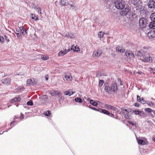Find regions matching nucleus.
<instances>
[{"label":"nucleus","mask_w":155,"mask_h":155,"mask_svg":"<svg viewBox=\"0 0 155 155\" xmlns=\"http://www.w3.org/2000/svg\"><path fill=\"white\" fill-rule=\"evenodd\" d=\"M125 54L127 58H130L132 57H134V54L132 53V52L130 51L125 52Z\"/></svg>","instance_id":"15"},{"label":"nucleus","mask_w":155,"mask_h":155,"mask_svg":"<svg viewBox=\"0 0 155 155\" xmlns=\"http://www.w3.org/2000/svg\"><path fill=\"white\" fill-rule=\"evenodd\" d=\"M5 39L6 41L7 42H9V39H8V37L5 35Z\"/></svg>","instance_id":"51"},{"label":"nucleus","mask_w":155,"mask_h":155,"mask_svg":"<svg viewBox=\"0 0 155 155\" xmlns=\"http://www.w3.org/2000/svg\"><path fill=\"white\" fill-rule=\"evenodd\" d=\"M153 21L150 22L148 25V26L150 28L152 29H155V20H153Z\"/></svg>","instance_id":"13"},{"label":"nucleus","mask_w":155,"mask_h":155,"mask_svg":"<svg viewBox=\"0 0 155 155\" xmlns=\"http://www.w3.org/2000/svg\"><path fill=\"white\" fill-rule=\"evenodd\" d=\"M111 115L112 116H113L114 115L113 114H111Z\"/></svg>","instance_id":"59"},{"label":"nucleus","mask_w":155,"mask_h":155,"mask_svg":"<svg viewBox=\"0 0 155 155\" xmlns=\"http://www.w3.org/2000/svg\"><path fill=\"white\" fill-rule=\"evenodd\" d=\"M89 98H87V100H89Z\"/></svg>","instance_id":"62"},{"label":"nucleus","mask_w":155,"mask_h":155,"mask_svg":"<svg viewBox=\"0 0 155 155\" xmlns=\"http://www.w3.org/2000/svg\"><path fill=\"white\" fill-rule=\"evenodd\" d=\"M15 122V121H12L11 123V125H12V124H13Z\"/></svg>","instance_id":"56"},{"label":"nucleus","mask_w":155,"mask_h":155,"mask_svg":"<svg viewBox=\"0 0 155 155\" xmlns=\"http://www.w3.org/2000/svg\"><path fill=\"white\" fill-rule=\"evenodd\" d=\"M71 49L74 51L78 52L79 51V48L77 46H75L74 45L72 46Z\"/></svg>","instance_id":"27"},{"label":"nucleus","mask_w":155,"mask_h":155,"mask_svg":"<svg viewBox=\"0 0 155 155\" xmlns=\"http://www.w3.org/2000/svg\"><path fill=\"white\" fill-rule=\"evenodd\" d=\"M31 18L33 19H34L35 21H36L38 19L37 17L36 18H35L36 16L35 14H31Z\"/></svg>","instance_id":"37"},{"label":"nucleus","mask_w":155,"mask_h":155,"mask_svg":"<svg viewBox=\"0 0 155 155\" xmlns=\"http://www.w3.org/2000/svg\"><path fill=\"white\" fill-rule=\"evenodd\" d=\"M4 42V39L3 37L0 36V43Z\"/></svg>","instance_id":"43"},{"label":"nucleus","mask_w":155,"mask_h":155,"mask_svg":"<svg viewBox=\"0 0 155 155\" xmlns=\"http://www.w3.org/2000/svg\"><path fill=\"white\" fill-rule=\"evenodd\" d=\"M74 92L72 91V90H69L68 91H66L64 92V94L65 95H68L70 96L73 94Z\"/></svg>","instance_id":"19"},{"label":"nucleus","mask_w":155,"mask_h":155,"mask_svg":"<svg viewBox=\"0 0 155 155\" xmlns=\"http://www.w3.org/2000/svg\"><path fill=\"white\" fill-rule=\"evenodd\" d=\"M104 83V81L102 80H100L99 81V84L101 86Z\"/></svg>","instance_id":"49"},{"label":"nucleus","mask_w":155,"mask_h":155,"mask_svg":"<svg viewBox=\"0 0 155 155\" xmlns=\"http://www.w3.org/2000/svg\"><path fill=\"white\" fill-rule=\"evenodd\" d=\"M134 105L135 107H139V105L138 104V103H135V104H134Z\"/></svg>","instance_id":"52"},{"label":"nucleus","mask_w":155,"mask_h":155,"mask_svg":"<svg viewBox=\"0 0 155 155\" xmlns=\"http://www.w3.org/2000/svg\"><path fill=\"white\" fill-rule=\"evenodd\" d=\"M51 114V112L50 111L48 110L47 112H46L45 113H44V114L45 115L48 116H49Z\"/></svg>","instance_id":"39"},{"label":"nucleus","mask_w":155,"mask_h":155,"mask_svg":"<svg viewBox=\"0 0 155 155\" xmlns=\"http://www.w3.org/2000/svg\"><path fill=\"white\" fill-rule=\"evenodd\" d=\"M21 100L20 98L19 97L14 98L12 100L11 102L13 103L15 102H19Z\"/></svg>","instance_id":"28"},{"label":"nucleus","mask_w":155,"mask_h":155,"mask_svg":"<svg viewBox=\"0 0 155 155\" xmlns=\"http://www.w3.org/2000/svg\"><path fill=\"white\" fill-rule=\"evenodd\" d=\"M148 6L149 8H154L155 7V2L152 0H150L148 2Z\"/></svg>","instance_id":"9"},{"label":"nucleus","mask_w":155,"mask_h":155,"mask_svg":"<svg viewBox=\"0 0 155 155\" xmlns=\"http://www.w3.org/2000/svg\"><path fill=\"white\" fill-rule=\"evenodd\" d=\"M24 116V115L23 114H21V116L20 117V118H21V119H22L24 118V117H23Z\"/></svg>","instance_id":"54"},{"label":"nucleus","mask_w":155,"mask_h":155,"mask_svg":"<svg viewBox=\"0 0 155 155\" xmlns=\"http://www.w3.org/2000/svg\"><path fill=\"white\" fill-rule=\"evenodd\" d=\"M137 100L138 101L140 102L141 100V98L138 95H137Z\"/></svg>","instance_id":"48"},{"label":"nucleus","mask_w":155,"mask_h":155,"mask_svg":"<svg viewBox=\"0 0 155 155\" xmlns=\"http://www.w3.org/2000/svg\"><path fill=\"white\" fill-rule=\"evenodd\" d=\"M147 104L148 105H150V106H153V104L152 103V102H151V101H147Z\"/></svg>","instance_id":"45"},{"label":"nucleus","mask_w":155,"mask_h":155,"mask_svg":"<svg viewBox=\"0 0 155 155\" xmlns=\"http://www.w3.org/2000/svg\"><path fill=\"white\" fill-rule=\"evenodd\" d=\"M67 4L69 5L71 9L73 10L75 8V5L73 4V3L71 1H70L68 2Z\"/></svg>","instance_id":"21"},{"label":"nucleus","mask_w":155,"mask_h":155,"mask_svg":"<svg viewBox=\"0 0 155 155\" xmlns=\"http://www.w3.org/2000/svg\"><path fill=\"white\" fill-rule=\"evenodd\" d=\"M98 111L100 112H102L107 115L110 114V112L106 110L100 109Z\"/></svg>","instance_id":"22"},{"label":"nucleus","mask_w":155,"mask_h":155,"mask_svg":"<svg viewBox=\"0 0 155 155\" xmlns=\"http://www.w3.org/2000/svg\"><path fill=\"white\" fill-rule=\"evenodd\" d=\"M65 36L67 37H69L71 38H74V34L71 32L67 33L65 35Z\"/></svg>","instance_id":"26"},{"label":"nucleus","mask_w":155,"mask_h":155,"mask_svg":"<svg viewBox=\"0 0 155 155\" xmlns=\"http://www.w3.org/2000/svg\"><path fill=\"white\" fill-rule=\"evenodd\" d=\"M65 78L68 81H71L72 80V77L70 73H67L65 75Z\"/></svg>","instance_id":"16"},{"label":"nucleus","mask_w":155,"mask_h":155,"mask_svg":"<svg viewBox=\"0 0 155 155\" xmlns=\"http://www.w3.org/2000/svg\"><path fill=\"white\" fill-rule=\"evenodd\" d=\"M33 8H34L38 12V13H41V8H39L38 6H35L34 5L32 6Z\"/></svg>","instance_id":"29"},{"label":"nucleus","mask_w":155,"mask_h":155,"mask_svg":"<svg viewBox=\"0 0 155 155\" xmlns=\"http://www.w3.org/2000/svg\"><path fill=\"white\" fill-rule=\"evenodd\" d=\"M59 3L60 5L64 6H66L67 5L65 0H61L60 2Z\"/></svg>","instance_id":"31"},{"label":"nucleus","mask_w":155,"mask_h":155,"mask_svg":"<svg viewBox=\"0 0 155 155\" xmlns=\"http://www.w3.org/2000/svg\"><path fill=\"white\" fill-rule=\"evenodd\" d=\"M115 6L117 9H121L125 7V2L123 1H116L115 2Z\"/></svg>","instance_id":"3"},{"label":"nucleus","mask_w":155,"mask_h":155,"mask_svg":"<svg viewBox=\"0 0 155 155\" xmlns=\"http://www.w3.org/2000/svg\"><path fill=\"white\" fill-rule=\"evenodd\" d=\"M151 69L150 70V72L151 73H153V74H155V69L150 68Z\"/></svg>","instance_id":"46"},{"label":"nucleus","mask_w":155,"mask_h":155,"mask_svg":"<svg viewBox=\"0 0 155 155\" xmlns=\"http://www.w3.org/2000/svg\"><path fill=\"white\" fill-rule=\"evenodd\" d=\"M84 98L85 99H86V97H84Z\"/></svg>","instance_id":"60"},{"label":"nucleus","mask_w":155,"mask_h":155,"mask_svg":"<svg viewBox=\"0 0 155 155\" xmlns=\"http://www.w3.org/2000/svg\"><path fill=\"white\" fill-rule=\"evenodd\" d=\"M145 110L148 113L151 112L152 111V110L150 108H146L145 109Z\"/></svg>","instance_id":"40"},{"label":"nucleus","mask_w":155,"mask_h":155,"mask_svg":"<svg viewBox=\"0 0 155 155\" xmlns=\"http://www.w3.org/2000/svg\"><path fill=\"white\" fill-rule=\"evenodd\" d=\"M136 139L137 141L139 144L141 145H144L146 144V143L142 140L139 139L137 137H136Z\"/></svg>","instance_id":"24"},{"label":"nucleus","mask_w":155,"mask_h":155,"mask_svg":"<svg viewBox=\"0 0 155 155\" xmlns=\"http://www.w3.org/2000/svg\"><path fill=\"white\" fill-rule=\"evenodd\" d=\"M74 100L76 102L81 103L82 102L81 99L79 97H76L75 99Z\"/></svg>","instance_id":"36"},{"label":"nucleus","mask_w":155,"mask_h":155,"mask_svg":"<svg viewBox=\"0 0 155 155\" xmlns=\"http://www.w3.org/2000/svg\"><path fill=\"white\" fill-rule=\"evenodd\" d=\"M137 73H138V74H139V73H138V72H137Z\"/></svg>","instance_id":"63"},{"label":"nucleus","mask_w":155,"mask_h":155,"mask_svg":"<svg viewBox=\"0 0 155 155\" xmlns=\"http://www.w3.org/2000/svg\"><path fill=\"white\" fill-rule=\"evenodd\" d=\"M20 27L17 28H16V30L15 31V32L17 35V36L18 38H20L21 36V33L20 31Z\"/></svg>","instance_id":"14"},{"label":"nucleus","mask_w":155,"mask_h":155,"mask_svg":"<svg viewBox=\"0 0 155 155\" xmlns=\"http://www.w3.org/2000/svg\"><path fill=\"white\" fill-rule=\"evenodd\" d=\"M99 109H96V108H94V110H95L96 111H99L98 110H99Z\"/></svg>","instance_id":"58"},{"label":"nucleus","mask_w":155,"mask_h":155,"mask_svg":"<svg viewBox=\"0 0 155 155\" xmlns=\"http://www.w3.org/2000/svg\"><path fill=\"white\" fill-rule=\"evenodd\" d=\"M135 54L143 61L147 62L152 61V58L149 54L147 53L144 48L140 51H136Z\"/></svg>","instance_id":"1"},{"label":"nucleus","mask_w":155,"mask_h":155,"mask_svg":"<svg viewBox=\"0 0 155 155\" xmlns=\"http://www.w3.org/2000/svg\"><path fill=\"white\" fill-rule=\"evenodd\" d=\"M97 76H98V74H97Z\"/></svg>","instance_id":"61"},{"label":"nucleus","mask_w":155,"mask_h":155,"mask_svg":"<svg viewBox=\"0 0 155 155\" xmlns=\"http://www.w3.org/2000/svg\"><path fill=\"white\" fill-rule=\"evenodd\" d=\"M69 51H68V50L66 49L65 50L60 51L58 53V55L59 56L64 55L66 54L67 52H68Z\"/></svg>","instance_id":"20"},{"label":"nucleus","mask_w":155,"mask_h":155,"mask_svg":"<svg viewBox=\"0 0 155 155\" xmlns=\"http://www.w3.org/2000/svg\"><path fill=\"white\" fill-rule=\"evenodd\" d=\"M137 73H138V74H139V73H138V72H137Z\"/></svg>","instance_id":"64"},{"label":"nucleus","mask_w":155,"mask_h":155,"mask_svg":"<svg viewBox=\"0 0 155 155\" xmlns=\"http://www.w3.org/2000/svg\"><path fill=\"white\" fill-rule=\"evenodd\" d=\"M116 51L121 53H123L125 51V49L121 47H118L116 48Z\"/></svg>","instance_id":"25"},{"label":"nucleus","mask_w":155,"mask_h":155,"mask_svg":"<svg viewBox=\"0 0 155 155\" xmlns=\"http://www.w3.org/2000/svg\"><path fill=\"white\" fill-rule=\"evenodd\" d=\"M104 106L107 109L114 110V107L110 105L106 104L104 105Z\"/></svg>","instance_id":"30"},{"label":"nucleus","mask_w":155,"mask_h":155,"mask_svg":"<svg viewBox=\"0 0 155 155\" xmlns=\"http://www.w3.org/2000/svg\"><path fill=\"white\" fill-rule=\"evenodd\" d=\"M48 97L46 95H44L41 96L40 97V101L42 104H45L47 101Z\"/></svg>","instance_id":"7"},{"label":"nucleus","mask_w":155,"mask_h":155,"mask_svg":"<svg viewBox=\"0 0 155 155\" xmlns=\"http://www.w3.org/2000/svg\"><path fill=\"white\" fill-rule=\"evenodd\" d=\"M90 103L91 104L94 106H96L97 105V103L95 101H94V100H91L90 101Z\"/></svg>","instance_id":"33"},{"label":"nucleus","mask_w":155,"mask_h":155,"mask_svg":"<svg viewBox=\"0 0 155 155\" xmlns=\"http://www.w3.org/2000/svg\"><path fill=\"white\" fill-rule=\"evenodd\" d=\"M111 55L112 56H113V57H114L116 55L115 53L114 52H112L111 53Z\"/></svg>","instance_id":"53"},{"label":"nucleus","mask_w":155,"mask_h":155,"mask_svg":"<svg viewBox=\"0 0 155 155\" xmlns=\"http://www.w3.org/2000/svg\"><path fill=\"white\" fill-rule=\"evenodd\" d=\"M130 2H131V3L135 6L137 5V0H131L130 1Z\"/></svg>","instance_id":"32"},{"label":"nucleus","mask_w":155,"mask_h":155,"mask_svg":"<svg viewBox=\"0 0 155 155\" xmlns=\"http://www.w3.org/2000/svg\"><path fill=\"white\" fill-rule=\"evenodd\" d=\"M130 10V7L129 6L126 7L122 11V15H126Z\"/></svg>","instance_id":"8"},{"label":"nucleus","mask_w":155,"mask_h":155,"mask_svg":"<svg viewBox=\"0 0 155 155\" xmlns=\"http://www.w3.org/2000/svg\"><path fill=\"white\" fill-rule=\"evenodd\" d=\"M102 51L100 50H98L97 52L94 51L93 54V57H99L101 54Z\"/></svg>","instance_id":"12"},{"label":"nucleus","mask_w":155,"mask_h":155,"mask_svg":"<svg viewBox=\"0 0 155 155\" xmlns=\"http://www.w3.org/2000/svg\"><path fill=\"white\" fill-rule=\"evenodd\" d=\"M148 23V20L145 18H142L139 19V25L140 28H145Z\"/></svg>","instance_id":"2"},{"label":"nucleus","mask_w":155,"mask_h":155,"mask_svg":"<svg viewBox=\"0 0 155 155\" xmlns=\"http://www.w3.org/2000/svg\"><path fill=\"white\" fill-rule=\"evenodd\" d=\"M140 102L143 104H144L146 102L144 100L143 98H141V100Z\"/></svg>","instance_id":"47"},{"label":"nucleus","mask_w":155,"mask_h":155,"mask_svg":"<svg viewBox=\"0 0 155 155\" xmlns=\"http://www.w3.org/2000/svg\"><path fill=\"white\" fill-rule=\"evenodd\" d=\"M41 58L43 60H46L48 59L49 57L47 56H44L42 55L41 57Z\"/></svg>","instance_id":"35"},{"label":"nucleus","mask_w":155,"mask_h":155,"mask_svg":"<svg viewBox=\"0 0 155 155\" xmlns=\"http://www.w3.org/2000/svg\"><path fill=\"white\" fill-rule=\"evenodd\" d=\"M20 31L21 33V35L22 34L23 35H27V32L26 30L25 29L23 26H21L20 27Z\"/></svg>","instance_id":"11"},{"label":"nucleus","mask_w":155,"mask_h":155,"mask_svg":"<svg viewBox=\"0 0 155 155\" xmlns=\"http://www.w3.org/2000/svg\"><path fill=\"white\" fill-rule=\"evenodd\" d=\"M130 112H133L135 115H141L142 114H143V112L139 110H130Z\"/></svg>","instance_id":"18"},{"label":"nucleus","mask_w":155,"mask_h":155,"mask_svg":"<svg viewBox=\"0 0 155 155\" xmlns=\"http://www.w3.org/2000/svg\"><path fill=\"white\" fill-rule=\"evenodd\" d=\"M111 87L109 86H106L104 87V91L108 94H110V93Z\"/></svg>","instance_id":"23"},{"label":"nucleus","mask_w":155,"mask_h":155,"mask_svg":"<svg viewBox=\"0 0 155 155\" xmlns=\"http://www.w3.org/2000/svg\"><path fill=\"white\" fill-rule=\"evenodd\" d=\"M122 110L123 113H124V114H125L126 113H128V112H130L129 110H127L126 109H122Z\"/></svg>","instance_id":"41"},{"label":"nucleus","mask_w":155,"mask_h":155,"mask_svg":"<svg viewBox=\"0 0 155 155\" xmlns=\"http://www.w3.org/2000/svg\"><path fill=\"white\" fill-rule=\"evenodd\" d=\"M98 37L100 38H101L103 36V33L101 31L98 34Z\"/></svg>","instance_id":"38"},{"label":"nucleus","mask_w":155,"mask_h":155,"mask_svg":"<svg viewBox=\"0 0 155 155\" xmlns=\"http://www.w3.org/2000/svg\"><path fill=\"white\" fill-rule=\"evenodd\" d=\"M89 107L91 109H94V107H90V106H89Z\"/></svg>","instance_id":"55"},{"label":"nucleus","mask_w":155,"mask_h":155,"mask_svg":"<svg viewBox=\"0 0 155 155\" xmlns=\"http://www.w3.org/2000/svg\"><path fill=\"white\" fill-rule=\"evenodd\" d=\"M11 80L10 78H5L2 80V82L4 84L8 85L10 83Z\"/></svg>","instance_id":"10"},{"label":"nucleus","mask_w":155,"mask_h":155,"mask_svg":"<svg viewBox=\"0 0 155 155\" xmlns=\"http://www.w3.org/2000/svg\"><path fill=\"white\" fill-rule=\"evenodd\" d=\"M27 84H29L31 85H36L37 84L36 82L34 80H29L27 81Z\"/></svg>","instance_id":"17"},{"label":"nucleus","mask_w":155,"mask_h":155,"mask_svg":"<svg viewBox=\"0 0 155 155\" xmlns=\"http://www.w3.org/2000/svg\"><path fill=\"white\" fill-rule=\"evenodd\" d=\"M147 36L150 39L155 38V29H152L150 31L147 33Z\"/></svg>","instance_id":"4"},{"label":"nucleus","mask_w":155,"mask_h":155,"mask_svg":"<svg viewBox=\"0 0 155 155\" xmlns=\"http://www.w3.org/2000/svg\"><path fill=\"white\" fill-rule=\"evenodd\" d=\"M45 78L46 81H47L48 79V75H47L45 76Z\"/></svg>","instance_id":"50"},{"label":"nucleus","mask_w":155,"mask_h":155,"mask_svg":"<svg viewBox=\"0 0 155 155\" xmlns=\"http://www.w3.org/2000/svg\"><path fill=\"white\" fill-rule=\"evenodd\" d=\"M130 113V112H128V113H126L124 114V117L125 118L128 119L129 118V116H128V114Z\"/></svg>","instance_id":"44"},{"label":"nucleus","mask_w":155,"mask_h":155,"mask_svg":"<svg viewBox=\"0 0 155 155\" xmlns=\"http://www.w3.org/2000/svg\"><path fill=\"white\" fill-rule=\"evenodd\" d=\"M28 105L31 106L33 105V103L32 100H30L29 101H28L27 103Z\"/></svg>","instance_id":"42"},{"label":"nucleus","mask_w":155,"mask_h":155,"mask_svg":"<svg viewBox=\"0 0 155 155\" xmlns=\"http://www.w3.org/2000/svg\"><path fill=\"white\" fill-rule=\"evenodd\" d=\"M110 87L111 90L113 93H116L117 90V87L116 83H114L112 84L111 86Z\"/></svg>","instance_id":"5"},{"label":"nucleus","mask_w":155,"mask_h":155,"mask_svg":"<svg viewBox=\"0 0 155 155\" xmlns=\"http://www.w3.org/2000/svg\"><path fill=\"white\" fill-rule=\"evenodd\" d=\"M153 141H155V136L153 138Z\"/></svg>","instance_id":"57"},{"label":"nucleus","mask_w":155,"mask_h":155,"mask_svg":"<svg viewBox=\"0 0 155 155\" xmlns=\"http://www.w3.org/2000/svg\"><path fill=\"white\" fill-rule=\"evenodd\" d=\"M50 94L52 96H56L58 95L59 97L61 98V94L58 91H54L50 92Z\"/></svg>","instance_id":"6"},{"label":"nucleus","mask_w":155,"mask_h":155,"mask_svg":"<svg viewBox=\"0 0 155 155\" xmlns=\"http://www.w3.org/2000/svg\"><path fill=\"white\" fill-rule=\"evenodd\" d=\"M150 18L151 20H155V12L152 13L150 15Z\"/></svg>","instance_id":"34"}]
</instances>
